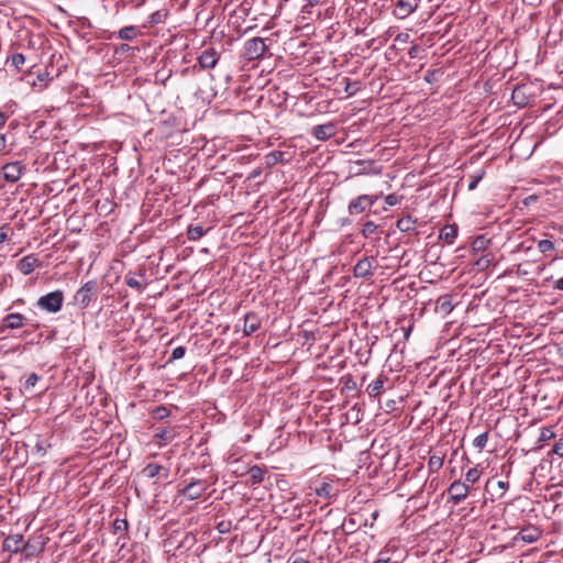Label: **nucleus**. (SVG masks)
<instances>
[{
    "instance_id": "obj_42",
    "label": "nucleus",
    "mask_w": 563,
    "mask_h": 563,
    "mask_svg": "<svg viewBox=\"0 0 563 563\" xmlns=\"http://www.w3.org/2000/svg\"><path fill=\"white\" fill-rule=\"evenodd\" d=\"M538 250L543 253V254H547L548 252H551L554 250V243L550 240H540L538 242Z\"/></svg>"
},
{
    "instance_id": "obj_41",
    "label": "nucleus",
    "mask_w": 563,
    "mask_h": 563,
    "mask_svg": "<svg viewBox=\"0 0 563 563\" xmlns=\"http://www.w3.org/2000/svg\"><path fill=\"white\" fill-rule=\"evenodd\" d=\"M382 200H383L382 209L384 211H386L387 207H394L399 202V198L395 194H390L386 197H383Z\"/></svg>"
},
{
    "instance_id": "obj_13",
    "label": "nucleus",
    "mask_w": 563,
    "mask_h": 563,
    "mask_svg": "<svg viewBox=\"0 0 563 563\" xmlns=\"http://www.w3.org/2000/svg\"><path fill=\"white\" fill-rule=\"evenodd\" d=\"M541 537V530L532 525L523 527L514 538L515 542L533 543Z\"/></svg>"
},
{
    "instance_id": "obj_23",
    "label": "nucleus",
    "mask_w": 563,
    "mask_h": 563,
    "mask_svg": "<svg viewBox=\"0 0 563 563\" xmlns=\"http://www.w3.org/2000/svg\"><path fill=\"white\" fill-rule=\"evenodd\" d=\"M212 229V225L205 227L200 223H191L187 229V236L191 241H197Z\"/></svg>"
},
{
    "instance_id": "obj_43",
    "label": "nucleus",
    "mask_w": 563,
    "mask_h": 563,
    "mask_svg": "<svg viewBox=\"0 0 563 563\" xmlns=\"http://www.w3.org/2000/svg\"><path fill=\"white\" fill-rule=\"evenodd\" d=\"M133 52H134V48L132 46H130L129 44H124V43L115 45L113 47L114 55H119V56L126 55V54L133 53Z\"/></svg>"
},
{
    "instance_id": "obj_7",
    "label": "nucleus",
    "mask_w": 563,
    "mask_h": 563,
    "mask_svg": "<svg viewBox=\"0 0 563 563\" xmlns=\"http://www.w3.org/2000/svg\"><path fill=\"white\" fill-rule=\"evenodd\" d=\"M382 195H361L349 203V211H366L382 201Z\"/></svg>"
},
{
    "instance_id": "obj_34",
    "label": "nucleus",
    "mask_w": 563,
    "mask_h": 563,
    "mask_svg": "<svg viewBox=\"0 0 563 563\" xmlns=\"http://www.w3.org/2000/svg\"><path fill=\"white\" fill-rule=\"evenodd\" d=\"M196 543V536L191 532H187L184 536V539L174 547V553L183 548H191Z\"/></svg>"
},
{
    "instance_id": "obj_4",
    "label": "nucleus",
    "mask_w": 563,
    "mask_h": 563,
    "mask_svg": "<svg viewBox=\"0 0 563 563\" xmlns=\"http://www.w3.org/2000/svg\"><path fill=\"white\" fill-rule=\"evenodd\" d=\"M427 222V218L419 219L412 217V213H405L404 217L397 220L396 227L404 233L421 234V228L424 227Z\"/></svg>"
},
{
    "instance_id": "obj_29",
    "label": "nucleus",
    "mask_w": 563,
    "mask_h": 563,
    "mask_svg": "<svg viewBox=\"0 0 563 563\" xmlns=\"http://www.w3.org/2000/svg\"><path fill=\"white\" fill-rule=\"evenodd\" d=\"M494 261V254L490 252L481 255L474 263L477 269L483 271L490 266Z\"/></svg>"
},
{
    "instance_id": "obj_35",
    "label": "nucleus",
    "mask_w": 563,
    "mask_h": 563,
    "mask_svg": "<svg viewBox=\"0 0 563 563\" xmlns=\"http://www.w3.org/2000/svg\"><path fill=\"white\" fill-rule=\"evenodd\" d=\"M175 438V432L170 428L162 429L155 434V439L163 441L165 444L172 442Z\"/></svg>"
},
{
    "instance_id": "obj_16",
    "label": "nucleus",
    "mask_w": 563,
    "mask_h": 563,
    "mask_svg": "<svg viewBox=\"0 0 563 563\" xmlns=\"http://www.w3.org/2000/svg\"><path fill=\"white\" fill-rule=\"evenodd\" d=\"M420 0H398L396 3L395 15L405 19L411 14L419 4Z\"/></svg>"
},
{
    "instance_id": "obj_37",
    "label": "nucleus",
    "mask_w": 563,
    "mask_h": 563,
    "mask_svg": "<svg viewBox=\"0 0 563 563\" xmlns=\"http://www.w3.org/2000/svg\"><path fill=\"white\" fill-rule=\"evenodd\" d=\"M125 284L133 289L139 291L143 290V284L140 282L132 272H129L125 276Z\"/></svg>"
},
{
    "instance_id": "obj_50",
    "label": "nucleus",
    "mask_w": 563,
    "mask_h": 563,
    "mask_svg": "<svg viewBox=\"0 0 563 563\" xmlns=\"http://www.w3.org/2000/svg\"><path fill=\"white\" fill-rule=\"evenodd\" d=\"M386 412H393L397 409V401L394 399H389L385 402L384 407Z\"/></svg>"
},
{
    "instance_id": "obj_5",
    "label": "nucleus",
    "mask_w": 563,
    "mask_h": 563,
    "mask_svg": "<svg viewBox=\"0 0 563 563\" xmlns=\"http://www.w3.org/2000/svg\"><path fill=\"white\" fill-rule=\"evenodd\" d=\"M472 486L467 483L456 479L452 482L448 488L449 501L453 505H459L471 494Z\"/></svg>"
},
{
    "instance_id": "obj_47",
    "label": "nucleus",
    "mask_w": 563,
    "mask_h": 563,
    "mask_svg": "<svg viewBox=\"0 0 563 563\" xmlns=\"http://www.w3.org/2000/svg\"><path fill=\"white\" fill-rule=\"evenodd\" d=\"M185 353H186V347L185 346H176L173 352H172V355H170V361H176V360H180L185 356Z\"/></svg>"
},
{
    "instance_id": "obj_20",
    "label": "nucleus",
    "mask_w": 563,
    "mask_h": 563,
    "mask_svg": "<svg viewBox=\"0 0 563 563\" xmlns=\"http://www.w3.org/2000/svg\"><path fill=\"white\" fill-rule=\"evenodd\" d=\"M261 327V319L255 312H247L244 316L243 332L245 335H251Z\"/></svg>"
},
{
    "instance_id": "obj_36",
    "label": "nucleus",
    "mask_w": 563,
    "mask_h": 563,
    "mask_svg": "<svg viewBox=\"0 0 563 563\" xmlns=\"http://www.w3.org/2000/svg\"><path fill=\"white\" fill-rule=\"evenodd\" d=\"M485 176V170L484 169H477L475 173H473L471 176H470V181H468V185H467V189L468 190H474L477 185L479 184V181L484 178Z\"/></svg>"
},
{
    "instance_id": "obj_54",
    "label": "nucleus",
    "mask_w": 563,
    "mask_h": 563,
    "mask_svg": "<svg viewBox=\"0 0 563 563\" xmlns=\"http://www.w3.org/2000/svg\"><path fill=\"white\" fill-rule=\"evenodd\" d=\"M150 22L153 23V24H158L162 22V13L161 11H155L154 13L151 14L150 16Z\"/></svg>"
},
{
    "instance_id": "obj_31",
    "label": "nucleus",
    "mask_w": 563,
    "mask_h": 563,
    "mask_svg": "<svg viewBox=\"0 0 563 563\" xmlns=\"http://www.w3.org/2000/svg\"><path fill=\"white\" fill-rule=\"evenodd\" d=\"M247 473L252 484H261L264 481V471L258 465L251 466Z\"/></svg>"
},
{
    "instance_id": "obj_3",
    "label": "nucleus",
    "mask_w": 563,
    "mask_h": 563,
    "mask_svg": "<svg viewBox=\"0 0 563 563\" xmlns=\"http://www.w3.org/2000/svg\"><path fill=\"white\" fill-rule=\"evenodd\" d=\"M97 290L98 283L96 280H88L76 291L74 299L81 309H85L96 299Z\"/></svg>"
},
{
    "instance_id": "obj_9",
    "label": "nucleus",
    "mask_w": 563,
    "mask_h": 563,
    "mask_svg": "<svg viewBox=\"0 0 563 563\" xmlns=\"http://www.w3.org/2000/svg\"><path fill=\"white\" fill-rule=\"evenodd\" d=\"M377 264L375 256H364L360 258L353 268V274L357 278H366L373 275V268Z\"/></svg>"
},
{
    "instance_id": "obj_2",
    "label": "nucleus",
    "mask_w": 563,
    "mask_h": 563,
    "mask_svg": "<svg viewBox=\"0 0 563 563\" xmlns=\"http://www.w3.org/2000/svg\"><path fill=\"white\" fill-rule=\"evenodd\" d=\"M64 303V292L62 290L51 291L38 298L36 306L46 312L57 313L62 310Z\"/></svg>"
},
{
    "instance_id": "obj_6",
    "label": "nucleus",
    "mask_w": 563,
    "mask_h": 563,
    "mask_svg": "<svg viewBox=\"0 0 563 563\" xmlns=\"http://www.w3.org/2000/svg\"><path fill=\"white\" fill-rule=\"evenodd\" d=\"M267 46L262 37H253L244 44V55L249 60H255L264 56Z\"/></svg>"
},
{
    "instance_id": "obj_19",
    "label": "nucleus",
    "mask_w": 563,
    "mask_h": 563,
    "mask_svg": "<svg viewBox=\"0 0 563 563\" xmlns=\"http://www.w3.org/2000/svg\"><path fill=\"white\" fill-rule=\"evenodd\" d=\"M38 266H41V262L34 254L24 256L18 265L23 275H30Z\"/></svg>"
},
{
    "instance_id": "obj_30",
    "label": "nucleus",
    "mask_w": 563,
    "mask_h": 563,
    "mask_svg": "<svg viewBox=\"0 0 563 563\" xmlns=\"http://www.w3.org/2000/svg\"><path fill=\"white\" fill-rule=\"evenodd\" d=\"M482 474V468H479L478 465L474 466L466 472L464 483L471 486L479 481Z\"/></svg>"
},
{
    "instance_id": "obj_24",
    "label": "nucleus",
    "mask_w": 563,
    "mask_h": 563,
    "mask_svg": "<svg viewBox=\"0 0 563 563\" xmlns=\"http://www.w3.org/2000/svg\"><path fill=\"white\" fill-rule=\"evenodd\" d=\"M22 541L23 537L21 534L9 536L3 542V550L11 553H18Z\"/></svg>"
},
{
    "instance_id": "obj_25",
    "label": "nucleus",
    "mask_w": 563,
    "mask_h": 563,
    "mask_svg": "<svg viewBox=\"0 0 563 563\" xmlns=\"http://www.w3.org/2000/svg\"><path fill=\"white\" fill-rule=\"evenodd\" d=\"M440 239L445 241L448 244H452L457 236V225L456 224H448L443 227L440 231Z\"/></svg>"
},
{
    "instance_id": "obj_49",
    "label": "nucleus",
    "mask_w": 563,
    "mask_h": 563,
    "mask_svg": "<svg viewBox=\"0 0 563 563\" xmlns=\"http://www.w3.org/2000/svg\"><path fill=\"white\" fill-rule=\"evenodd\" d=\"M553 437H554V433H553L552 429L544 427L541 429L539 441H541V442L548 441Z\"/></svg>"
},
{
    "instance_id": "obj_55",
    "label": "nucleus",
    "mask_w": 563,
    "mask_h": 563,
    "mask_svg": "<svg viewBox=\"0 0 563 563\" xmlns=\"http://www.w3.org/2000/svg\"><path fill=\"white\" fill-rule=\"evenodd\" d=\"M538 200V197L536 195H530L527 198L523 199V205L526 207H531L533 202Z\"/></svg>"
},
{
    "instance_id": "obj_44",
    "label": "nucleus",
    "mask_w": 563,
    "mask_h": 563,
    "mask_svg": "<svg viewBox=\"0 0 563 563\" xmlns=\"http://www.w3.org/2000/svg\"><path fill=\"white\" fill-rule=\"evenodd\" d=\"M40 380V376L36 373H31L24 382V389L29 390L33 388L37 382Z\"/></svg>"
},
{
    "instance_id": "obj_26",
    "label": "nucleus",
    "mask_w": 563,
    "mask_h": 563,
    "mask_svg": "<svg viewBox=\"0 0 563 563\" xmlns=\"http://www.w3.org/2000/svg\"><path fill=\"white\" fill-rule=\"evenodd\" d=\"M317 496L332 499L336 496L335 489L332 484L323 482L319 487L314 488Z\"/></svg>"
},
{
    "instance_id": "obj_62",
    "label": "nucleus",
    "mask_w": 563,
    "mask_h": 563,
    "mask_svg": "<svg viewBox=\"0 0 563 563\" xmlns=\"http://www.w3.org/2000/svg\"><path fill=\"white\" fill-rule=\"evenodd\" d=\"M8 120V115L4 112H0V128H2Z\"/></svg>"
},
{
    "instance_id": "obj_21",
    "label": "nucleus",
    "mask_w": 563,
    "mask_h": 563,
    "mask_svg": "<svg viewBox=\"0 0 563 563\" xmlns=\"http://www.w3.org/2000/svg\"><path fill=\"white\" fill-rule=\"evenodd\" d=\"M288 158L285 157V153L282 151H272L263 157V165L265 168H272L278 163L287 164Z\"/></svg>"
},
{
    "instance_id": "obj_22",
    "label": "nucleus",
    "mask_w": 563,
    "mask_h": 563,
    "mask_svg": "<svg viewBox=\"0 0 563 563\" xmlns=\"http://www.w3.org/2000/svg\"><path fill=\"white\" fill-rule=\"evenodd\" d=\"M454 306L452 303L451 295L440 296L435 301V312L440 313L443 317H446L453 310Z\"/></svg>"
},
{
    "instance_id": "obj_8",
    "label": "nucleus",
    "mask_w": 563,
    "mask_h": 563,
    "mask_svg": "<svg viewBox=\"0 0 563 563\" xmlns=\"http://www.w3.org/2000/svg\"><path fill=\"white\" fill-rule=\"evenodd\" d=\"M208 484L202 479H195L188 483L185 487L178 490V493L189 500H196L200 498L207 490Z\"/></svg>"
},
{
    "instance_id": "obj_64",
    "label": "nucleus",
    "mask_w": 563,
    "mask_h": 563,
    "mask_svg": "<svg viewBox=\"0 0 563 563\" xmlns=\"http://www.w3.org/2000/svg\"><path fill=\"white\" fill-rule=\"evenodd\" d=\"M346 388L354 389L356 387V383L353 379H347L345 383Z\"/></svg>"
},
{
    "instance_id": "obj_28",
    "label": "nucleus",
    "mask_w": 563,
    "mask_h": 563,
    "mask_svg": "<svg viewBox=\"0 0 563 563\" xmlns=\"http://www.w3.org/2000/svg\"><path fill=\"white\" fill-rule=\"evenodd\" d=\"M81 216L80 213H71L70 217L66 220L67 229L73 233H78L81 231Z\"/></svg>"
},
{
    "instance_id": "obj_56",
    "label": "nucleus",
    "mask_w": 563,
    "mask_h": 563,
    "mask_svg": "<svg viewBox=\"0 0 563 563\" xmlns=\"http://www.w3.org/2000/svg\"><path fill=\"white\" fill-rule=\"evenodd\" d=\"M346 525H349V527L352 529L351 531H347L346 533H352L354 531V527L356 525L355 520L353 518H349L347 520H345L343 522L341 528H344Z\"/></svg>"
},
{
    "instance_id": "obj_12",
    "label": "nucleus",
    "mask_w": 563,
    "mask_h": 563,
    "mask_svg": "<svg viewBox=\"0 0 563 563\" xmlns=\"http://www.w3.org/2000/svg\"><path fill=\"white\" fill-rule=\"evenodd\" d=\"M219 54L214 48H206L201 52V54L198 56V69H211L213 68L218 60H219Z\"/></svg>"
},
{
    "instance_id": "obj_60",
    "label": "nucleus",
    "mask_w": 563,
    "mask_h": 563,
    "mask_svg": "<svg viewBox=\"0 0 563 563\" xmlns=\"http://www.w3.org/2000/svg\"><path fill=\"white\" fill-rule=\"evenodd\" d=\"M419 51H420V47H419L418 45H413V46L409 49L408 54H409V56H410L411 58H416V57H417V55H418V52H419Z\"/></svg>"
},
{
    "instance_id": "obj_51",
    "label": "nucleus",
    "mask_w": 563,
    "mask_h": 563,
    "mask_svg": "<svg viewBox=\"0 0 563 563\" xmlns=\"http://www.w3.org/2000/svg\"><path fill=\"white\" fill-rule=\"evenodd\" d=\"M552 453L560 457H563V441H559L553 445Z\"/></svg>"
},
{
    "instance_id": "obj_11",
    "label": "nucleus",
    "mask_w": 563,
    "mask_h": 563,
    "mask_svg": "<svg viewBox=\"0 0 563 563\" xmlns=\"http://www.w3.org/2000/svg\"><path fill=\"white\" fill-rule=\"evenodd\" d=\"M141 475L147 478L157 477L159 479L167 481L169 477V468L157 463H148L142 468Z\"/></svg>"
},
{
    "instance_id": "obj_63",
    "label": "nucleus",
    "mask_w": 563,
    "mask_h": 563,
    "mask_svg": "<svg viewBox=\"0 0 563 563\" xmlns=\"http://www.w3.org/2000/svg\"><path fill=\"white\" fill-rule=\"evenodd\" d=\"M290 563H308V561L301 556H297L290 560Z\"/></svg>"
},
{
    "instance_id": "obj_15",
    "label": "nucleus",
    "mask_w": 563,
    "mask_h": 563,
    "mask_svg": "<svg viewBox=\"0 0 563 563\" xmlns=\"http://www.w3.org/2000/svg\"><path fill=\"white\" fill-rule=\"evenodd\" d=\"M142 32L139 26L136 25H128L122 29H120L118 32H112L109 34L108 40L119 38L122 41H133L139 35H141Z\"/></svg>"
},
{
    "instance_id": "obj_46",
    "label": "nucleus",
    "mask_w": 563,
    "mask_h": 563,
    "mask_svg": "<svg viewBox=\"0 0 563 563\" xmlns=\"http://www.w3.org/2000/svg\"><path fill=\"white\" fill-rule=\"evenodd\" d=\"M232 528V523L231 521L229 520H221L220 522H218L217 525V530L219 533L221 534H225V533H229L230 530Z\"/></svg>"
},
{
    "instance_id": "obj_59",
    "label": "nucleus",
    "mask_w": 563,
    "mask_h": 563,
    "mask_svg": "<svg viewBox=\"0 0 563 563\" xmlns=\"http://www.w3.org/2000/svg\"><path fill=\"white\" fill-rule=\"evenodd\" d=\"M198 69V66L197 65H194L192 67H186L184 69L180 70V75L181 76H186L188 75L189 73H196Z\"/></svg>"
},
{
    "instance_id": "obj_57",
    "label": "nucleus",
    "mask_w": 563,
    "mask_h": 563,
    "mask_svg": "<svg viewBox=\"0 0 563 563\" xmlns=\"http://www.w3.org/2000/svg\"><path fill=\"white\" fill-rule=\"evenodd\" d=\"M552 288L555 289V290L563 291V276L561 278L555 279L553 282Z\"/></svg>"
},
{
    "instance_id": "obj_45",
    "label": "nucleus",
    "mask_w": 563,
    "mask_h": 563,
    "mask_svg": "<svg viewBox=\"0 0 563 563\" xmlns=\"http://www.w3.org/2000/svg\"><path fill=\"white\" fill-rule=\"evenodd\" d=\"M161 216H162V213H153V216L150 218L148 222L153 223V224L157 223L158 229L161 231H163L167 227V224H166V220L162 219Z\"/></svg>"
},
{
    "instance_id": "obj_1",
    "label": "nucleus",
    "mask_w": 563,
    "mask_h": 563,
    "mask_svg": "<svg viewBox=\"0 0 563 563\" xmlns=\"http://www.w3.org/2000/svg\"><path fill=\"white\" fill-rule=\"evenodd\" d=\"M487 229L488 231L485 234H481L472 241L471 247L474 253L485 252L494 236L503 232L508 236L512 231L509 218L503 221L499 218H495V220L487 225Z\"/></svg>"
},
{
    "instance_id": "obj_38",
    "label": "nucleus",
    "mask_w": 563,
    "mask_h": 563,
    "mask_svg": "<svg viewBox=\"0 0 563 563\" xmlns=\"http://www.w3.org/2000/svg\"><path fill=\"white\" fill-rule=\"evenodd\" d=\"M129 529V522L126 519H119L117 518L112 525V531L113 533H125Z\"/></svg>"
},
{
    "instance_id": "obj_52",
    "label": "nucleus",
    "mask_w": 563,
    "mask_h": 563,
    "mask_svg": "<svg viewBox=\"0 0 563 563\" xmlns=\"http://www.w3.org/2000/svg\"><path fill=\"white\" fill-rule=\"evenodd\" d=\"M264 168H265V167H264V165H263V166H258V167L254 168V169L250 173V175H249L247 179H255V178L260 177V176L262 175V173H263V169H264Z\"/></svg>"
},
{
    "instance_id": "obj_27",
    "label": "nucleus",
    "mask_w": 563,
    "mask_h": 563,
    "mask_svg": "<svg viewBox=\"0 0 563 563\" xmlns=\"http://www.w3.org/2000/svg\"><path fill=\"white\" fill-rule=\"evenodd\" d=\"M444 456L445 455L443 453H441V454L434 453V454L430 455L429 461H428V468H429L430 473H437L443 466Z\"/></svg>"
},
{
    "instance_id": "obj_58",
    "label": "nucleus",
    "mask_w": 563,
    "mask_h": 563,
    "mask_svg": "<svg viewBox=\"0 0 563 563\" xmlns=\"http://www.w3.org/2000/svg\"><path fill=\"white\" fill-rule=\"evenodd\" d=\"M173 545H174V537H169L166 540H164V547L167 548L166 552H170Z\"/></svg>"
},
{
    "instance_id": "obj_10",
    "label": "nucleus",
    "mask_w": 563,
    "mask_h": 563,
    "mask_svg": "<svg viewBox=\"0 0 563 563\" xmlns=\"http://www.w3.org/2000/svg\"><path fill=\"white\" fill-rule=\"evenodd\" d=\"M25 169L26 165L22 164V162H10L2 167V175L7 181L16 183L20 180Z\"/></svg>"
},
{
    "instance_id": "obj_40",
    "label": "nucleus",
    "mask_w": 563,
    "mask_h": 563,
    "mask_svg": "<svg viewBox=\"0 0 563 563\" xmlns=\"http://www.w3.org/2000/svg\"><path fill=\"white\" fill-rule=\"evenodd\" d=\"M487 442H488V432H483L474 439L473 445L477 450L482 451L486 446Z\"/></svg>"
},
{
    "instance_id": "obj_18",
    "label": "nucleus",
    "mask_w": 563,
    "mask_h": 563,
    "mask_svg": "<svg viewBox=\"0 0 563 563\" xmlns=\"http://www.w3.org/2000/svg\"><path fill=\"white\" fill-rule=\"evenodd\" d=\"M335 133V125L333 123L319 124L313 126L312 135L319 141H327Z\"/></svg>"
},
{
    "instance_id": "obj_33",
    "label": "nucleus",
    "mask_w": 563,
    "mask_h": 563,
    "mask_svg": "<svg viewBox=\"0 0 563 563\" xmlns=\"http://www.w3.org/2000/svg\"><path fill=\"white\" fill-rule=\"evenodd\" d=\"M25 63V56L22 53H15L11 56L7 57V64H10L16 70H21L23 64Z\"/></svg>"
},
{
    "instance_id": "obj_32",
    "label": "nucleus",
    "mask_w": 563,
    "mask_h": 563,
    "mask_svg": "<svg viewBox=\"0 0 563 563\" xmlns=\"http://www.w3.org/2000/svg\"><path fill=\"white\" fill-rule=\"evenodd\" d=\"M151 415L153 419L162 421L170 416V409L164 405H161L155 407L151 411Z\"/></svg>"
},
{
    "instance_id": "obj_17",
    "label": "nucleus",
    "mask_w": 563,
    "mask_h": 563,
    "mask_svg": "<svg viewBox=\"0 0 563 563\" xmlns=\"http://www.w3.org/2000/svg\"><path fill=\"white\" fill-rule=\"evenodd\" d=\"M386 383H388V377L384 374H380L376 379L367 385L366 393L371 398H377L385 391Z\"/></svg>"
},
{
    "instance_id": "obj_48",
    "label": "nucleus",
    "mask_w": 563,
    "mask_h": 563,
    "mask_svg": "<svg viewBox=\"0 0 563 563\" xmlns=\"http://www.w3.org/2000/svg\"><path fill=\"white\" fill-rule=\"evenodd\" d=\"M12 233V229L9 225H2L0 228V244L4 241L10 240V235Z\"/></svg>"
},
{
    "instance_id": "obj_39",
    "label": "nucleus",
    "mask_w": 563,
    "mask_h": 563,
    "mask_svg": "<svg viewBox=\"0 0 563 563\" xmlns=\"http://www.w3.org/2000/svg\"><path fill=\"white\" fill-rule=\"evenodd\" d=\"M378 231V225L373 221H367L363 224L362 234L364 238H372L373 234H376Z\"/></svg>"
},
{
    "instance_id": "obj_61",
    "label": "nucleus",
    "mask_w": 563,
    "mask_h": 563,
    "mask_svg": "<svg viewBox=\"0 0 563 563\" xmlns=\"http://www.w3.org/2000/svg\"><path fill=\"white\" fill-rule=\"evenodd\" d=\"M345 91L350 95V96H353L356 91V89L354 87H352V85L350 82H347L346 87H345Z\"/></svg>"
},
{
    "instance_id": "obj_53",
    "label": "nucleus",
    "mask_w": 563,
    "mask_h": 563,
    "mask_svg": "<svg viewBox=\"0 0 563 563\" xmlns=\"http://www.w3.org/2000/svg\"><path fill=\"white\" fill-rule=\"evenodd\" d=\"M497 487L501 490L498 498L503 497L505 492L508 489L509 487V483L506 482V481H498L497 482Z\"/></svg>"
},
{
    "instance_id": "obj_14",
    "label": "nucleus",
    "mask_w": 563,
    "mask_h": 563,
    "mask_svg": "<svg viewBox=\"0 0 563 563\" xmlns=\"http://www.w3.org/2000/svg\"><path fill=\"white\" fill-rule=\"evenodd\" d=\"M25 322H26V318L22 313H19V312L9 313L2 319L0 332H3L5 329H10V330L21 329L24 327Z\"/></svg>"
}]
</instances>
